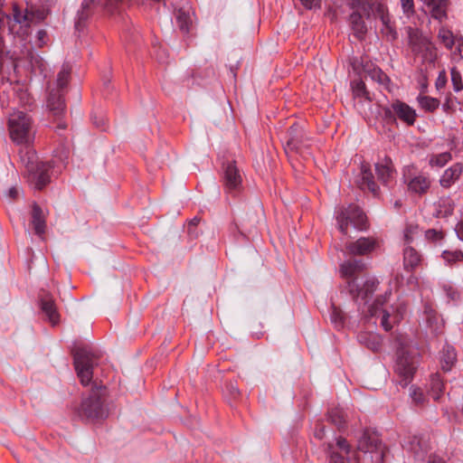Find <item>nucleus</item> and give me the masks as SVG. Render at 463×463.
Segmentation results:
<instances>
[{
    "mask_svg": "<svg viewBox=\"0 0 463 463\" xmlns=\"http://www.w3.org/2000/svg\"><path fill=\"white\" fill-rule=\"evenodd\" d=\"M418 100L420 107L429 112H433L436 110L440 104L438 99L430 96H420Z\"/></svg>",
    "mask_w": 463,
    "mask_h": 463,
    "instance_id": "obj_40",
    "label": "nucleus"
},
{
    "mask_svg": "<svg viewBox=\"0 0 463 463\" xmlns=\"http://www.w3.org/2000/svg\"><path fill=\"white\" fill-rule=\"evenodd\" d=\"M430 43H431L426 37L419 36L417 34L410 35L409 44L415 56L419 55L424 48L428 47Z\"/></svg>",
    "mask_w": 463,
    "mask_h": 463,
    "instance_id": "obj_33",
    "label": "nucleus"
},
{
    "mask_svg": "<svg viewBox=\"0 0 463 463\" xmlns=\"http://www.w3.org/2000/svg\"><path fill=\"white\" fill-rule=\"evenodd\" d=\"M349 5L352 9L357 12L362 11L367 16L370 15L373 9V0H348Z\"/></svg>",
    "mask_w": 463,
    "mask_h": 463,
    "instance_id": "obj_38",
    "label": "nucleus"
},
{
    "mask_svg": "<svg viewBox=\"0 0 463 463\" xmlns=\"http://www.w3.org/2000/svg\"><path fill=\"white\" fill-rule=\"evenodd\" d=\"M463 171V165L460 163L452 165L445 170L439 179V184L444 188H449L457 180L459 179Z\"/></svg>",
    "mask_w": 463,
    "mask_h": 463,
    "instance_id": "obj_21",
    "label": "nucleus"
},
{
    "mask_svg": "<svg viewBox=\"0 0 463 463\" xmlns=\"http://www.w3.org/2000/svg\"><path fill=\"white\" fill-rule=\"evenodd\" d=\"M335 450L337 449L345 454H348L350 452V445L348 444L347 440L345 438L339 437L336 439L335 445H334Z\"/></svg>",
    "mask_w": 463,
    "mask_h": 463,
    "instance_id": "obj_51",
    "label": "nucleus"
},
{
    "mask_svg": "<svg viewBox=\"0 0 463 463\" xmlns=\"http://www.w3.org/2000/svg\"><path fill=\"white\" fill-rule=\"evenodd\" d=\"M419 225L414 223H408L404 229V241L407 244H411L413 241L414 235L418 233Z\"/></svg>",
    "mask_w": 463,
    "mask_h": 463,
    "instance_id": "obj_47",
    "label": "nucleus"
},
{
    "mask_svg": "<svg viewBox=\"0 0 463 463\" xmlns=\"http://www.w3.org/2000/svg\"><path fill=\"white\" fill-rule=\"evenodd\" d=\"M437 218H445L452 214L454 210V202L449 196H443L435 203Z\"/></svg>",
    "mask_w": 463,
    "mask_h": 463,
    "instance_id": "obj_28",
    "label": "nucleus"
},
{
    "mask_svg": "<svg viewBox=\"0 0 463 463\" xmlns=\"http://www.w3.org/2000/svg\"><path fill=\"white\" fill-rule=\"evenodd\" d=\"M383 119L387 124H395L397 119L407 126H413L417 114L407 103L395 99L390 105L383 107Z\"/></svg>",
    "mask_w": 463,
    "mask_h": 463,
    "instance_id": "obj_9",
    "label": "nucleus"
},
{
    "mask_svg": "<svg viewBox=\"0 0 463 463\" xmlns=\"http://www.w3.org/2000/svg\"><path fill=\"white\" fill-rule=\"evenodd\" d=\"M349 22L354 37L359 41L364 40L367 33V27L362 14L357 11L353 12L349 16Z\"/></svg>",
    "mask_w": 463,
    "mask_h": 463,
    "instance_id": "obj_22",
    "label": "nucleus"
},
{
    "mask_svg": "<svg viewBox=\"0 0 463 463\" xmlns=\"http://www.w3.org/2000/svg\"><path fill=\"white\" fill-rule=\"evenodd\" d=\"M449 297L451 298V299H456L458 298V293L456 291V290H450L449 293H448Z\"/></svg>",
    "mask_w": 463,
    "mask_h": 463,
    "instance_id": "obj_64",
    "label": "nucleus"
},
{
    "mask_svg": "<svg viewBox=\"0 0 463 463\" xmlns=\"http://www.w3.org/2000/svg\"><path fill=\"white\" fill-rule=\"evenodd\" d=\"M327 450L330 453V461L329 463H345V458L338 453L336 450H335L334 444L328 443L327 445ZM357 463H360L361 458L358 455L357 456Z\"/></svg>",
    "mask_w": 463,
    "mask_h": 463,
    "instance_id": "obj_46",
    "label": "nucleus"
},
{
    "mask_svg": "<svg viewBox=\"0 0 463 463\" xmlns=\"http://www.w3.org/2000/svg\"><path fill=\"white\" fill-rule=\"evenodd\" d=\"M357 449L364 454V462L369 459L372 463H383L387 452L378 432L371 428L364 429L358 437Z\"/></svg>",
    "mask_w": 463,
    "mask_h": 463,
    "instance_id": "obj_5",
    "label": "nucleus"
},
{
    "mask_svg": "<svg viewBox=\"0 0 463 463\" xmlns=\"http://www.w3.org/2000/svg\"><path fill=\"white\" fill-rule=\"evenodd\" d=\"M8 129L14 143L26 146L20 151V157L25 167L27 182L34 189L42 190L51 182L52 165L50 162L39 161L35 152L28 147L33 138L31 118L24 112H14L8 119Z\"/></svg>",
    "mask_w": 463,
    "mask_h": 463,
    "instance_id": "obj_1",
    "label": "nucleus"
},
{
    "mask_svg": "<svg viewBox=\"0 0 463 463\" xmlns=\"http://www.w3.org/2000/svg\"><path fill=\"white\" fill-rule=\"evenodd\" d=\"M48 40V35L45 30H39L36 34V43L35 44L38 47H43L46 44Z\"/></svg>",
    "mask_w": 463,
    "mask_h": 463,
    "instance_id": "obj_53",
    "label": "nucleus"
},
{
    "mask_svg": "<svg viewBox=\"0 0 463 463\" xmlns=\"http://www.w3.org/2000/svg\"><path fill=\"white\" fill-rule=\"evenodd\" d=\"M430 186V178L423 175H415L408 182V190L417 194H426Z\"/></svg>",
    "mask_w": 463,
    "mask_h": 463,
    "instance_id": "obj_25",
    "label": "nucleus"
},
{
    "mask_svg": "<svg viewBox=\"0 0 463 463\" xmlns=\"http://www.w3.org/2000/svg\"><path fill=\"white\" fill-rule=\"evenodd\" d=\"M328 420L336 426L339 430H342L346 426V420L345 411L340 408H332L328 411Z\"/></svg>",
    "mask_w": 463,
    "mask_h": 463,
    "instance_id": "obj_30",
    "label": "nucleus"
},
{
    "mask_svg": "<svg viewBox=\"0 0 463 463\" xmlns=\"http://www.w3.org/2000/svg\"><path fill=\"white\" fill-rule=\"evenodd\" d=\"M402 7L405 14L413 13L414 11V3L413 0H401Z\"/></svg>",
    "mask_w": 463,
    "mask_h": 463,
    "instance_id": "obj_56",
    "label": "nucleus"
},
{
    "mask_svg": "<svg viewBox=\"0 0 463 463\" xmlns=\"http://www.w3.org/2000/svg\"><path fill=\"white\" fill-rule=\"evenodd\" d=\"M452 158L449 152H444L438 155H432L430 158L431 166L442 167Z\"/></svg>",
    "mask_w": 463,
    "mask_h": 463,
    "instance_id": "obj_41",
    "label": "nucleus"
},
{
    "mask_svg": "<svg viewBox=\"0 0 463 463\" xmlns=\"http://www.w3.org/2000/svg\"><path fill=\"white\" fill-rule=\"evenodd\" d=\"M456 52L461 54L463 52V36L456 35L455 37Z\"/></svg>",
    "mask_w": 463,
    "mask_h": 463,
    "instance_id": "obj_57",
    "label": "nucleus"
},
{
    "mask_svg": "<svg viewBox=\"0 0 463 463\" xmlns=\"http://www.w3.org/2000/svg\"><path fill=\"white\" fill-rule=\"evenodd\" d=\"M365 269V263L362 260L350 259L340 265V272L347 281L348 292L356 303L369 299L376 290L379 281L373 277L361 276Z\"/></svg>",
    "mask_w": 463,
    "mask_h": 463,
    "instance_id": "obj_2",
    "label": "nucleus"
},
{
    "mask_svg": "<svg viewBox=\"0 0 463 463\" xmlns=\"http://www.w3.org/2000/svg\"><path fill=\"white\" fill-rule=\"evenodd\" d=\"M438 37L448 50H452L455 45L456 35L450 30L444 27L440 28Z\"/></svg>",
    "mask_w": 463,
    "mask_h": 463,
    "instance_id": "obj_39",
    "label": "nucleus"
},
{
    "mask_svg": "<svg viewBox=\"0 0 463 463\" xmlns=\"http://www.w3.org/2000/svg\"><path fill=\"white\" fill-rule=\"evenodd\" d=\"M48 95L46 99V105L49 110L55 117H60L63 114L66 105L64 100L65 91L54 88L51 83L48 87Z\"/></svg>",
    "mask_w": 463,
    "mask_h": 463,
    "instance_id": "obj_13",
    "label": "nucleus"
},
{
    "mask_svg": "<svg viewBox=\"0 0 463 463\" xmlns=\"http://www.w3.org/2000/svg\"><path fill=\"white\" fill-rule=\"evenodd\" d=\"M420 59V64L419 65V70L420 72L427 71L429 69L434 67L435 61L437 59V50L432 43H430L428 47H425L424 50L416 56Z\"/></svg>",
    "mask_w": 463,
    "mask_h": 463,
    "instance_id": "obj_20",
    "label": "nucleus"
},
{
    "mask_svg": "<svg viewBox=\"0 0 463 463\" xmlns=\"http://www.w3.org/2000/svg\"><path fill=\"white\" fill-rule=\"evenodd\" d=\"M457 361V354L455 351V348L451 345H445L442 348L441 354H440V364L441 369L444 372H449L451 370V368L454 366L455 363Z\"/></svg>",
    "mask_w": 463,
    "mask_h": 463,
    "instance_id": "obj_27",
    "label": "nucleus"
},
{
    "mask_svg": "<svg viewBox=\"0 0 463 463\" xmlns=\"http://www.w3.org/2000/svg\"><path fill=\"white\" fill-rule=\"evenodd\" d=\"M445 237V234L442 231L435 230V229H429L425 232V239L429 242L432 243H439Z\"/></svg>",
    "mask_w": 463,
    "mask_h": 463,
    "instance_id": "obj_45",
    "label": "nucleus"
},
{
    "mask_svg": "<svg viewBox=\"0 0 463 463\" xmlns=\"http://www.w3.org/2000/svg\"><path fill=\"white\" fill-rule=\"evenodd\" d=\"M423 259L421 254L411 246L403 250V268L408 272H413L421 266Z\"/></svg>",
    "mask_w": 463,
    "mask_h": 463,
    "instance_id": "obj_17",
    "label": "nucleus"
},
{
    "mask_svg": "<svg viewBox=\"0 0 463 463\" xmlns=\"http://www.w3.org/2000/svg\"><path fill=\"white\" fill-rule=\"evenodd\" d=\"M455 231L457 232L458 239L463 241V223L458 222Z\"/></svg>",
    "mask_w": 463,
    "mask_h": 463,
    "instance_id": "obj_61",
    "label": "nucleus"
},
{
    "mask_svg": "<svg viewBox=\"0 0 463 463\" xmlns=\"http://www.w3.org/2000/svg\"><path fill=\"white\" fill-rule=\"evenodd\" d=\"M375 172L378 180L383 185H390L394 182L396 171L392 159L385 156L375 163Z\"/></svg>",
    "mask_w": 463,
    "mask_h": 463,
    "instance_id": "obj_15",
    "label": "nucleus"
},
{
    "mask_svg": "<svg viewBox=\"0 0 463 463\" xmlns=\"http://www.w3.org/2000/svg\"><path fill=\"white\" fill-rule=\"evenodd\" d=\"M330 319H331V322L335 325V326L337 329H341L344 327L345 315L340 308H338L335 306L332 307Z\"/></svg>",
    "mask_w": 463,
    "mask_h": 463,
    "instance_id": "obj_42",
    "label": "nucleus"
},
{
    "mask_svg": "<svg viewBox=\"0 0 463 463\" xmlns=\"http://www.w3.org/2000/svg\"><path fill=\"white\" fill-rule=\"evenodd\" d=\"M46 14L43 9L26 8L23 11L17 5H14L12 17L6 16L8 31L24 41L29 36L32 24L43 21Z\"/></svg>",
    "mask_w": 463,
    "mask_h": 463,
    "instance_id": "obj_4",
    "label": "nucleus"
},
{
    "mask_svg": "<svg viewBox=\"0 0 463 463\" xmlns=\"http://www.w3.org/2000/svg\"><path fill=\"white\" fill-rule=\"evenodd\" d=\"M450 74L454 90L457 92L462 90L463 82L460 72L453 68L450 71Z\"/></svg>",
    "mask_w": 463,
    "mask_h": 463,
    "instance_id": "obj_48",
    "label": "nucleus"
},
{
    "mask_svg": "<svg viewBox=\"0 0 463 463\" xmlns=\"http://www.w3.org/2000/svg\"><path fill=\"white\" fill-rule=\"evenodd\" d=\"M315 437L322 439L325 437V426L322 424H317L315 430Z\"/></svg>",
    "mask_w": 463,
    "mask_h": 463,
    "instance_id": "obj_59",
    "label": "nucleus"
},
{
    "mask_svg": "<svg viewBox=\"0 0 463 463\" xmlns=\"http://www.w3.org/2000/svg\"><path fill=\"white\" fill-rule=\"evenodd\" d=\"M200 218L194 217L187 224V232L192 239H196L199 235V232L197 231V225L200 222Z\"/></svg>",
    "mask_w": 463,
    "mask_h": 463,
    "instance_id": "obj_50",
    "label": "nucleus"
},
{
    "mask_svg": "<svg viewBox=\"0 0 463 463\" xmlns=\"http://www.w3.org/2000/svg\"><path fill=\"white\" fill-rule=\"evenodd\" d=\"M307 9H317L321 7V0H300Z\"/></svg>",
    "mask_w": 463,
    "mask_h": 463,
    "instance_id": "obj_55",
    "label": "nucleus"
},
{
    "mask_svg": "<svg viewBox=\"0 0 463 463\" xmlns=\"http://www.w3.org/2000/svg\"><path fill=\"white\" fill-rule=\"evenodd\" d=\"M385 23L383 24V27L381 28V33L383 37L388 42H394L398 39V33L395 29V26L391 22V19H386Z\"/></svg>",
    "mask_w": 463,
    "mask_h": 463,
    "instance_id": "obj_37",
    "label": "nucleus"
},
{
    "mask_svg": "<svg viewBox=\"0 0 463 463\" xmlns=\"http://www.w3.org/2000/svg\"><path fill=\"white\" fill-rule=\"evenodd\" d=\"M26 59L28 60L33 71H39V72L43 74L44 77L47 76V63L40 55L35 53L33 50H28Z\"/></svg>",
    "mask_w": 463,
    "mask_h": 463,
    "instance_id": "obj_29",
    "label": "nucleus"
},
{
    "mask_svg": "<svg viewBox=\"0 0 463 463\" xmlns=\"http://www.w3.org/2000/svg\"><path fill=\"white\" fill-rule=\"evenodd\" d=\"M424 319L428 329L432 335H439L443 333V319L434 309L426 307L424 310Z\"/></svg>",
    "mask_w": 463,
    "mask_h": 463,
    "instance_id": "obj_18",
    "label": "nucleus"
},
{
    "mask_svg": "<svg viewBox=\"0 0 463 463\" xmlns=\"http://www.w3.org/2000/svg\"><path fill=\"white\" fill-rule=\"evenodd\" d=\"M32 225L37 235L43 236L44 234L46 228L45 215L37 203H33L32 208Z\"/></svg>",
    "mask_w": 463,
    "mask_h": 463,
    "instance_id": "obj_24",
    "label": "nucleus"
},
{
    "mask_svg": "<svg viewBox=\"0 0 463 463\" xmlns=\"http://www.w3.org/2000/svg\"><path fill=\"white\" fill-rule=\"evenodd\" d=\"M175 22L181 32L188 33L192 20L189 12L183 9H178L175 13Z\"/></svg>",
    "mask_w": 463,
    "mask_h": 463,
    "instance_id": "obj_31",
    "label": "nucleus"
},
{
    "mask_svg": "<svg viewBox=\"0 0 463 463\" xmlns=\"http://www.w3.org/2000/svg\"><path fill=\"white\" fill-rule=\"evenodd\" d=\"M411 396L413 402L418 405H420L424 402L425 397H424L423 392L420 389H417V388L412 389L411 392Z\"/></svg>",
    "mask_w": 463,
    "mask_h": 463,
    "instance_id": "obj_52",
    "label": "nucleus"
},
{
    "mask_svg": "<svg viewBox=\"0 0 463 463\" xmlns=\"http://www.w3.org/2000/svg\"><path fill=\"white\" fill-rule=\"evenodd\" d=\"M442 109L447 113H449L453 110L452 101L450 98H448L446 101L442 104Z\"/></svg>",
    "mask_w": 463,
    "mask_h": 463,
    "instance_id": "obj_60",
    "label": "nucleus"
},
{
    "mask_svg": "<svg viewBox=\"0 0 463 463\" xmlns=\"http://www.w3.org/2000/svg\"><path fill=\"white\" fill-rule=\"evenodd\" d=\"M380 247L379 240L373 237H361L346 244V250L351 255H368Z\"/></svg>",
    "mask_w": 463,
    "mask_h": 463,
    "instance_id": "obj_12",
    "label": "nucleus"
},
{
    "mask_svg": "<svg viewBox=\"0 0 463 463\" xmlns=\"http://www.w3.org/2000/svg\"><path fill=\"white\" fill-rule=\"evenodd\" d=\"M357 340L373 352H377L382 346V338L375 333L361 332L357 335Z\"/></svg>",
    "mask_w": 463,
    "mask_h": 463,
    "instance_id": "obj_23",
    "label": "nucleus"
},
{
    "mask_svg": "<svg viewBox=\"0 0 463 463\" xmlns=\"http://www.w3.org/2000/svg\"><path fill=\"white\" fill-rule=\"evenodd\" d=\"M17 195H18V191L15 187H11L9 190H8V196L12 199V200H14L17 198Z\"/></svg>",
    "mask_w": 463,
    "mask_h": 463,
    "instance_id": "obj_63",
    "label": "nucleus"
},
{
    "mask_svg": "<svg viewBox=\"0 0 463 463\" xmlns=\"http://www.w3.org/2000/svg\"><path fill=\"white\" fill-rule=\"evenodd\" d=\"M309 139L306 136L303 128L294 123L288 130L286 135V145L284 149L288 153H302L308 147Z\"/></svg>",
    "mask_w": 463,
    "mask_h": 463,
    "instance_id": "obj_11",
    "label": "nucleus"
},
{
    "mask_svg": "<svg viewBox=\"0 0 463 463\" xmlns=\"http://www.w3.org/2000/svg\"><path fill=\"white\" fill-rule=\"evenodd\" d=\"M385 302V297H379L375 299L372 307V316H376L378 311L381 316V326L383 327L385 331H390L392 328L391 322L389 321L390 313L385 309H379V307H382Z\"/></svg>",
    "mask_w": 463,
    "mask_h": 463,
    "instance_id": "obj_26",
    "label": "nucleus"
},
{
    "mask_svg": "<svg viewBox=\"0 0 463 463\" xmlns=\"http://www.w3.org/2000/svg\"><path fill=\"white\" fill-rule=\"evenodd\" d=\"M95 1L84 0L81 4V10L78 12L75 27L77 30L84 28L88 19L97 11Z\"/></svg>",
    "mask_w": 463,
    "mask_h": 463,
    "instance_id": "obj_19",
    "label": "nucleus"
},
{
    "mask_svg": "<svg viewBox=\"0 0 463 463\" xmlns=\"http://www.w3.org/2000/svg\"><path fill=\"white\" fill-rule=\"evenodd\" d=\"M351 87L354 98H363L368 101L373 99L370 92L366 89L365 83L363 80H357L353 81Z\"/></svg>",
    "mask_w": 463,
    "mask_h": 463,
    "instance_id": "obj_35",
    "label": "nucleus"
},
{
    "mask_svg": "<svg viewBox=\"0 0 463 463\" xmlns=\"http://www.w3.org/2000/svg\"><path fill=\"white\" fill-rule=\"evenodd\" d=\"M442 258L449 264H453L463 260V252L459 250H444L442 252Z\"/></svg>",
    "mask_w": 463,
    "mask_h": 463,
    "instance_id": "obj_44",
    "label": "nucleus"
},
{
    "mask_svg": "<svg viewBox=\"0 0 463 463\" xmlns=\"http://www.w3.org/2000/svg\"><path fill=\"white\" fill-rule=\"evenodd\" d=\"M55 157H57L61 162L64 163L69 159L70 156V148L68 146L61 144L55 151Z\"/></svg>",
    "mask_w": 463,
    "mask_h": 463,
    "instance_id": "obj_49",
    "label": "nucleus"
},
{
    "mask_svg": "<svg viewBox=\"0 0 463 463\" xmlns=\"http://www.w3.org/2000/svg\"><path fill=\"white\" fill-rule=\"evenodd\" d=\"M222 183L225 193L231 196H237L242 190V176L234 160L227 161L222 165Z\"/></svg>",
    "mask_w": 463,
    "mask_h": 463,
    "instance_id": "obj_10",
    "label": "nucleus"
},
{
    "mask_svg": "<svg viewBox=\"0 0 463 463\" xmlns=\"http://www.w3.org/2000/svg\"><path fill=\"white\" fill-rule=\"evenodd\" d=\"M71 68L69 64L65 63L62 65L61 71L58 73L56 82L51 83L54 88L65 91V89L69 83L71 77Z\"/></svg>",
    "mask_w": 463,
    "mask_h": 463,
    "instance_id": "obj_32",
    "label": "nucleus"
},
{
    "mask_svg": "<svg viewBox=\"0 0 463 463\" xmlns=\"http://www.w3.org/2000/svg\"><path fill=\"white\" fill-rule=\"evenodd\" d=\"M371 12H373L374 14L381 20L382 23H385L386 19L390 18L389 13L385 5L383 3H379L373 0V9Z\"/></svg>",
    "mask_w": 463,
    "mask_h": 463,
    "instance_id": "obj_43",
    "label": "nucleus"
},
{
    "mask_svg": "<svg viewBox=\"0 0 463 463\" xmlns=\"http://www.w3.org/2000/svg\"><path fill=\"white\" fill-rule=\"evenodd\" d=\"M73 364L82 385L91 383L93 369L97 365V356L86 345H75L72 349Z\"/></svg>",
    "mask_w": 463,
    "mask_h": 463,
    "instance_id": "obj_6",
    "label": "nucleus"
},
{
    "mask_svg": "<svg viewBox=\"0 0 463 463\" xmlns=\"http://www.w3.org/2000/svg\"><path fill=\"white\" fill-rule=\"evenodd\" d=\"M225 389L230 396L234 400L237 399L241 394L238 386L233 383H227Z\"/></svg>",
    "mask_w": 463,
    "mask_h": 463,
    "instance_id": "obj_54",
    "label": "nucleus"
},
{
    "mask_svg": "<svg viewBox=\"0 0 463 463\" xmlns=\"http://www.w3.org/2000/svg\"><path fill=\"white\" fill-rule=\"evenodd\" d=\"M357 185L361 190H368L374 197L380 195V188L374 181L371 165L368 163H362L360 176L356 180Z\"/></svg>",
    "mask_w": 463,
    "mask_h": 463,
    "instance_id": "obj_14",
    "label": "nucleus"
},
{
    "mask_svg": "<svg viewBox=\"0 0 463 463\" xmlns=\"http://www.w3.org/2000/svg\"><path fill=\"white\" fill-rule=\"evenodd\" d=\"M76 412L80 419L90 422H97L107 419L109 407L106 386L94 382L90 393L82 398Z\"/></svg>",
    "mask_w": 463,
    "mask_h": 463,
    "instance_id": "obj_3",
    "label": "nucleus"
},
{
    "mask_svg": "<svg viewBox=\"0 0 463 463\" xmlns=\"http://www.w3.org/2000/svg\"><path fill=\"white\" fill-rule=\"evenodd\" d=\"M418 364L419 359L416 354H412L403 348L397 351L394 372L399 377V384L403 388L412 381Z\"/></svg>",
    "mask_w": 463,
    "mask_h": 463,
    "instance_id": "obj_8",
    "label": "nucleus"
},
{
    "mask_svg": "<svg viewBox=\"0 0 463 463\" xmlns=\"http://www.w3.org/2000/svg\"><path fill=\"white\" fill-rule=\"evenodd\" d=\"M369 76L373 81H376L380 85L383 86L386 90L389 89V85L391 83V80L388 77V75L383 72L380 68H373L371 71H369Z\"/></svg>",
    "mask_w": 463,
    "mask_h": 463,
    "instance_id": "obj_36",
    "label": "nucleus"
},
{
    "mask_svg": "<svg viewBox=\"0 0 463 463\" xmlns=\"http://www.w3.org/2000/svg\"><path fill=\"white\" fill-rule=\"evenodd\" d=\"M428 463H446L441 458L436 455H430Z\"/></svg>",
    "mask_w": 463,
    "mask_h": 463,
    "instance_id": "obj_62",
    "label": "nucleus"
},
{
    "mask_svg": "<svg viewBox=\"0 0 463 463\" xmlns=\"http://www.w3.org/2000/svg\"><path fill=\"white\" fill-rule=\"evenodd\" d=\"M433 6V16L435 18H441L442 16L445 15V11L442 9V7L439 5H437V3L435 4V5H432Z\"/></svg>",
    "mask_w": 463,
    "mask_h": 463,
    "instance_id": "obj_58",
    "label": "nucleus"
},
{
    "mask_svg": "<svg viewBox=\"0 0 463 463\" xmlns=\"http://www.w3.org/2000/svg\"><path fill=\"white\" fill-rule=\"evenodd\" d=\"M40 307L43 313L52 326L59 323L60 315L57 311L54 299L49 293L45 292L40 297Z\"/></svg>",
    "mask_w": 463,
    "mask_h": 463,
    "instance_id": "obj_16",
    "label": "nucleus"
},
{
    "mask_svg": "<svg viewBox=\"0 0 463 463\" xmlns=\"http://www.w3.org/2000/svg\"><path fill=\"white\" fill-rule=\"evenodd\" d=\"M444 389V383L439 373L431 375L430 381V394L434 400H438Z\"/></svg>",
    "mask_w": 463,
    "mask_h": 463,
    "instance_id": "obj_34",
    "label": "nucleus"
},
{
    "mask_svg": "<svg viewBox=\"0 0 463 463\" xmlns=\"http://www.w3.org/2000/svg\"><path fill=\"white\" fill-rule=\"evenodd\" d=\"M335 219L338 229L344 235L348 234V227L363 231L367 228V218L363 210L354 203L348 206H339L335 210Z\"/></svg>",
    "mask_w": 463,
    "mask_h": 463,
    "instance_id": "obj_7",
    "label": "nucleus"
}]
</instances>
